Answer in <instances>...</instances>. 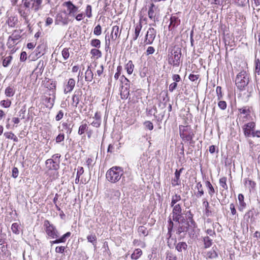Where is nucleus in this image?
<instances>
[{
	"label": "nucleus",
	"instance_id": "29",
	"mask_svg": "<svg viewBox=\"0 0 260 260\" xmlns=\"http://www.w3.org/2000/svg\"><path fill=\"white\" fill-rule=\"evenodd\" d=\"M204 246L205 248H208L212 245V240L208 236L203 237Z\"/></svg>",
	"mask_w": 260,
	"mask_h": 260
},
{
	"label": "nucleus",
	"instance_id": "53",
	"mask_svg": "<svg viewBox=\"0 0 260 260\" xmlns=\"http://www.w3.org/2000/svg\"><path fill=\"white\" fill-rule=\"evenodd\" d=\"M85 13L88 18H91L92 16V8L90 5H88L86 8Z\"/></svg>",
	"mask_w": 260,
	"mask_h": 260
},
{
	"label": "nucleus",
	"instance_id": "51",
	"mask_svg": "<svg viewBox=\"0 0 260 260\" xmlns=\"http://www.w3.org/2000/svg\"><path fill=\"white\" fill-rule=\"evenodd\" d=\"M172 213H182V209L179 204H176L174 206L172 210Z\"/></svg>",
	"mask_w": 260,
	"mask_h": 260
},
{
	"label": "nucleus",
	"instance_id": "50",
	"mask_svg": "<svg viewBox=\"0 0 260 260\" xmlns=\"http://www.w3.org/2000/svg\"><path fill=\"white\" fill-rule=\"evenodd\" d=\"M173 214V221L180 222V220L183 217L182 213H172Z\"/></svg>",
	"mask_w": 260,
	"mask_h": 260
},
{
	"label": "nucleus",
	"instance_id": "63",
	"mask_svg": "<svg viewBox=\"0 0 260 260\" xmlns=\"http://www.w3.org/2000/svg\"><path fill=\"white\" fill-rule=\"evenodd\" d=\"M105 49L106 51H108L109 49H110V40L109 36L106 35L105 36Z\"/></svg>",
	"mask_w": 260,
	"mask_h": 260
},
{
	"label": "nucleus",
	"instance_id": "18",
	"mask_svg": "<svg viewBox=\"0 0 260 260\" xmlns=\"http://www.w3.org/2000/svg\"><path fill=\"white\" fill-rule=\"evenodd\" d=\"M71 233L70 232H67L59 238H56L54 241H51L50 242L51 245L52 246L54 244H58L60 243H64L66 242L67 238H69L71 236Z\"/></svg>",
	"mask_w": 260,
	"mask_h": 260
},
{
	"label": "nucleus",
	"instance_id": "48",
	"mask_svg": "<svg viewBox=\"0 0 260 260\" xmlns=\"http://www.w3.org/2000/svg\"><path fill=\"white\" fill-rule=\"evenodd\" d=\"M255 63V73L257 75L260 74V60L259 59H256L254 61Z\"/></svg>",
	"mask_w": 260,
	"mask_h": 260
},
{
	"label": "nucleus",
	"instance_id": "54",
	"mask_svg": "<svg viewBox=\"0 0 260 260\" xmlns=\"http://www.w3.org/2000/svg\"><path fill=\"white\" fill-rule=\"evenodd\" d=\"M144 125L145 127L150 131H151L153 129V124L150 121H146L144 122Z\"/></svg>",
	"mask_w": 260,
	"mask_h": 260
},
{
	"label": "nucleus",
	"instance_id": "34",
	"mask_svg": "<svg viewBox=\"0 0 260 260\" xmlns=\"http://www.w3.org/2000/svg\"><path fill=\"white\" fill-rule=\"evenodd\" d=\"M238 111L240 114L245 115L246 116L249 115L251 112L250 107L248 106H244L241 108L238 109Z\"/></svg>",
	"mask_w": 260,
	"mask_h": 260
},
{
	"label": "nucleus",
	"instance_id": "28",
	"mask_svg": "<svg viewBox=\"0 0 260 260\" xmlns=\"http://www.w3.org/2000/svg\"><path fill=\"white\" fill-rule=\"evenodd\" d=\"M22 32V30L21 29L15 30L9 37L18 41L21 37Z\"/></svg>",
	"mask_w": 260,
	"mask_h": 260
},
{
	"label": "nucleus",
	"instance_id": "64",
	"mask_svg": "<svg viewBox=\"0 0 260 260\" xmlns=\"http://www.w3.org/2000/svg\"><path fill=\"white\" fill-rule=\"evenodd\" d=\"M12 176L14 178H16L18 177V174H19V171H18V169H17V168L16 167H14L12 169Z\"/></svg>",
	"mask_w": 260,
	"mask_h": 260
},
{
	"label": "nucleus",
	"instance_id": "22",
	"mask_svg": "<svg viewBox=\"0 0 260 260\" xmlns=\"http://www.w3.org/2000/svg\"><path fill=\"white\" fill-rule=\"evenodd\" d=\"M188 245L185 242H179L176 244L175 249L178 252H182V251H185L187 249Z\"/></svg>",
	"mask_w": 260,
	"mask_h": 260
},
{
	"label": "nucleus",
	"instance_id": "38",
	"mask_svg": "<svg viewBox=\"0 0 260 260\" xmlns=\"http://www.w3.org/2000/svg\"><path fill=\"white\" fill-rule=\"evenodd\" d=\"M196 187H197V189H198V192L197 194H196V196L198 198L202 197L204 193V191L203 189L202 184H201V183L200 182H198L197 184Z\"/></svg>",
	"mask_w": 260,
	"mask_h": 260
},
{
	"label": "nucleus",
	"instance_id": "20",
	"mask_svg": "<svg viewBox=\"0 0 260 260\" xmlns=\"http://www.w3.org/2000/svg\"><path fill=\"white\" fill-rule=\"evenodd\" d=\"M142 27L141 20H140L139 22L137 23L135 28V34L133 35V40L136 41L138 37L139 36L140 31Z\"/></svg>",
	"mask_w": 260,
	"mask_h": 260
},
{
	"label": "nucleus",
	"instance_id": "39",
	"mask_svg": "<svg viewBox=\"0 0 260 260\" xmlns=\"http://www.w3.org/2000/svg\"><path fill=\"white\" fill-rule=\"evenodd\" d=\"M234 3L239 7H244L249 3V0H234Z\"/></svg>",
	"mask_w": 260,
	"mask_h": 260
},
{
	"label": "nucleus",
	"instance_id": "49",
	"mask_svg": "<svg viewBox=\"0 0 260 260\" xmlns=\"http://www.w3.org/2000/svg\"><path fill=\"white\" fill-rule=\"evenodd\" d=\"M207 257L209 258H214L218 256L217 252L215 250H211L207 253Z\"/></svg>",
	"mask_w": 260,
	"mask_h": 260
},
{
	"label": "nucleus",
	"instance_id": "37",
	"mask_svg": "<svg viewBox=\"0 0 260 260\" xmlns=\"http://www.w3.org/2000/svg\"><path fill=\"white\" fill-rule=\"evenodd\" d=\"M111 196L110 197V199H118L120 196V192L119 190L112 189L110 191Z\"/></svg>",
	"mask_w": 260,
	"mask_h": 260
},
{
	"label": "nucleus",
	"instance_id": "3",
	"mask_svg": "<svg viewBox=\"0 0 260 260\" xmlns=\"http://www.w3.org/2000/svg\"><path fill=\"white\" fill-rule=\"evenodd\" d=\"M249 82V75L246 71H242L237 74L235 79V84L239 90H244Z\"/></svg>",
	"mask_w": 260,
	"mask_h": 260
},
{
	"label": "nucleus",
	"instance_id": "13",
	"mask_svg": "<svg viewBox=\"0 0 260 260\" xmlns=\"http://www.w3.org/2000/svg\"><path fill=\"white\" fill-rule=\"evenodd\" d=\"M69 23V19L66 16L61 13H58L56 16L55 23L56 25L61 24L62 25H67Z\"/></svg>",
	"mask_w": 260,
	"mask_h": 260
},
{
	"label": "nucleus",
	"instance_id": "21",
	"mask_svg": "<svg viewBox=\"0 0 260 260\" xmlns=\"http://www.w3.org/2000/svg\"><path fill=\"white\" fill-rule=\"evenodd\" d=\"M238 201H239V203L238 209L240 211H243V210L246 207V204L244 201V196L242 193H240L238 195Z\"/></svg>",
	"mask_w": 260,
	"mask_h": 260
},
{
	"label": "nucleus",
	"instance_id": "26",
	"mask_svg": "<svg viewBox=\"0 0 260 260\" xmlns=\"http://www.w3.org/2000/svg\"><path fill=\"white\" fill-rule=\"evenodd\" d=\"M154 8H155L154 4L153 3H151L149 8V10H148V17L150 19L153 20L154 21H155V14L154 13Z\"/></svg>",
	"mask_w": 260,
	"mask_h": 260
},
{
	"label": "nucleus",
	"instance_id": "40",
	"mask_svg": "<svg viewBox=\"0 0 260 260\" xmlns=\"http://www.w3.org/2000/svg\"><path fill=\"white\" fill-rule=\"evenodd\" d=\"M70 48H64L61 51V55L64 60H67L70 57Z\"/></svg>",
	"mask_w": 260,
	"mask_h": 260
},
{
	"label": "nucleus",
	"instance_id": "44",
	"mask_svg": "<svg viewBox=\"0 0 260 260\" xmlns=\"http://www.w3.org/2000/svg\"><path fill=\"white\" fill-rule=\"evenodd\" d=\"M62 126L64 129L66 130V133L68 134H70L72 131V126L71 127V124H68L67 122H63Z\"/></svg>",
	"mask_w": 260,
	"mask_h": 260
},
{
	"label": "nucleus",
	"instance_id": "9",
	"mask_svg": "<svg viewBox=\"0 0 260 260\" xmlns=\"http://www.w3.org/2000/svg\"><path fill=\"white\" fill-rule=\"evenodd\" d=\"M255 127V123L254 122H250L245 124L243 128L244 136L246 137H251Z\"/></svg>",
	"mask_w": 260,
	"mask_h": 260
},
{
	"label": "nucleus",
	"instance_id": "11",
	"mask_svg": "<svg viewBox=\"0 0 260 260\" xmlns=\"http://www.w3.org/2000/svg\"><path fill=\"white\" fill-rule=\"evenodd\" d=\"M45 164L47 168L50 170L57 171L59 168V161H57L53 159H47Z\"/></svg>",
	"mask_w": 260,
	"mask_h": 260
},
{
	"label": "nucleus",
	"instance_id": "16",
	"mask_svg": "<svg viewBox=\"0 0 260 260\" xmlns=\"http://www.w3.org/2000/svg\"><path fill=\"white\" fill-rule=\"evenodd\" d=\"M193 215L190 212V211H188L187 212V221L186 223H188L189 224V228L193 230L196 228H197V224L195 221L193 219Z\"/></svg>",
	"mask_w": 260,
	"mask_h": 260
},
{
	"label": "nucleus",
	"instance_id": "62",
	"mask_svg": "<svg viewBox=\"0 0 260 260\" xmlns=\"http://www.w3.org/2000/svg\"><path fill=\"white\" fill-rule=\"evenodd\" d=\"M155 52V49L153 47L149 46L147 48L146 51V55H149L151 54H152Z\"/></svg>",
	"mask_w": 260,
	"mask_h": 260
},
{
	"label": "nucleus",
	"instance_id": "60",
	"mask_svg": "<svg viewBox=\"0 0 260 260\" xmlns=\"http://www.w3.org/2000/svg\"><path fill=\"white\" fill-rule=\"evenodd\" d=\"M64 139V135L63 134H59L55 139L56 142L59 143L63 141Z\"/></svg>",
	"mask_w": 260,
	"mask_h": 260
},
{
	"label": "nucleus",
	"instance_id": "27",
	"mask_svg": "<svg viewBox=\"0 0 260 260\" xmlns=\"http://www.w3.org/2000/svg\"><path fill=\"white\" fill-rule=\"evenodd\" d=\"M15 93V90L13 87L8 86L7 87L5 91V94L7 97L13 96Z\"/></svg>",
	"mask_w": 260,
	"mask_h": 260
},
{
	"label": "nucleus",
	"instance_id": "56",
	"mask_svg": "<svg viewBox=\"0 0 260 260\" xmlns=\"http://www.w3.org/2000/svg\"><path fill=\"white\" fill-rule=\"evenodd\" d=\"M93 33L96 36H99L102 33V27L100 24L96 26L93 30Z\"/></svg>",
	"mask_w": 260,
	"mask_h": 260
},
{
	"label": "nucleus",
	"instance_id": "2",
	"mask_svg": "<svg viewBox=\"0 0 260 260\" xmlns=\"http://www.w3.org/2000/svg\"><path fill=\"white\" fill-rule=\"evenodd\" d=\"M123 171L122 168L114 166L109 169L106 174V179L112 183L117 182L123 175Z\"/></svg>",
	"mask_w": 260,
	"mask_h": 260
},
{
	"label": "nucleus",
	"instance_id": "61",
	"mask_svg": "<svg viewBox=\"0 0 260 260\" xmlns=\"http://www.w3.org/2000/svg\"><path fill=\"white\" fill-rule=\"evenodd\" d=\"M181 199V196L177 194H175V195L172 197V202L176 204L178 202L180 201Z\"/></svg>",
	"mask_w": 260,
	"mask_h": 260
},
{
	"label": "nucleus",
	"instance_id": "17",
	"mask_svg": "<svg viewBox=\"0 0 260 260\" xmlns=\"http://www.w3.org/2000/svg\"><path fill=\"white\" fill-rule=\"evenodd\" d=\"M121 31L119 32V28L117 25L113 26L110 38L112 41H115L120 36Z\"/></svg>",
	"mask_w": 260,
	"mask_h": 260
},
{
	"label": "nucleus",
	"instance_id": "10",
	"mask_svg": "<svg viewBox=\"0 0 260 260\" xmlns=\"http://www.w3.org/2000/svg\"><path fill=\"white\" fill-rule=\"evenodd\" d=\"M63 6L67 8L69 15L71 16L75 17V14L78 11V8L71 1L64 2Z\"/></svg>",
	"mask_w": 260,
	"mask_h": 260
},
{
	"label": "nucleus",
	"instance_id": "25",
	"mask_svg": "<svg viewBox=\"0 0 260 260\" xmlns=\"http://www.w3.org/2000/svg\"><path fill=\"white\" fill-rule=\"evenodd\" d=\"M205 185L208 188V192L211 198L213 197L215 192V189L209 181H206L205 182Z\"/></svg>",
	"mask_w": 260,
	"mask_h": 260
},
{
	"label": "nucleus",
	"instance_id": "45",
	"mask_svg": "<svg viewBox=\"0 0 260 260\" xmlns=\"http://www.w3.org/2000/svg\"><path fill=\"white\" fill-rule=\"evenodd\" d=\"M12 59V56H9L5 57L3 60V66L4 67H7L11 63Z\"/></svg>",
	"mask_w": 260,
	"mask_h": 260
},
{
	"label": "nucleus",
	"instance_id": "46",
	"mask_svg": "<svg viewBox=\"0 0 260 260\" xmlns=\"http://www.w3.org/2000/svg\"><path fill=\"white\" fill-rule=\"evenodd\" d=\"M90 45L92 47H94L97 48H100L101 46V41L99 39H92L90 42Z\"/></svg>",
	"mask_w": 260,
	"mask_h": 260
},
{
	"label": "nucleus",
	"instance_id": "8",
	"mask_svg": "<svg viewBox=\"0 0 260 260\" xmlns=\"http://www.w3.org/2000/svg\"><path fill=\"white\" fill-rule=\"evenodd\" d=\"M172 54L174 55V57L172 58V62L170 60V58H169V64H173L175 67H178L180 64V59L181 56V49L177 48L176 50H174V52L172 53Z\"/></svg>",
	"mask_w": 260,
	"mask_h": 260
},
{
	"label": "nucleus",
	"instance_id": "36",
	"mask_svg": "<svg viewBox=\"0 0 260 260\" xmlns=\"http://www.w3.org/2000/svg\"><path fill=\"white\" fill-rule=\"evenodd\" d=\"M4 135L6 138L13 140L14 142L18 141L17 137L12 132L5 133Z\"/></svg>",
	"mask_w": 260,
	"mask_h": 260
},
{
	"label": "nucleus",
	"instance_id": "4",
	"mask_svg": "<svg viewBox=\"0 0 260 260\" xmlns=\"http://www.w3.org/2000/svg\"><path fill=\"white\" fill-rule=\"evenodd\" d=\"M179 134L182 139L185 141L186 140H191L195 135V132L189 125L179 126Z\"/></svg>",
	"mask_w": 260,
	"mask_h": 260
},
{
	"label": "nucleus",
	"instance_id": "7",
	"mask_svg": "<svg viewBox=\"0 0 260 260\" xmlns=\"http://www.w3.org/2000/svg\"><path fill=\"white\" fill-rule=\"evenodd\" d=\"M156 30L152 27L149 28L145 37L144 43H145V44H152L156 37Z\"/></svg>",
	"mask_w": 260,
	"mask_h": 260
},
{
	"label": "nucleus",
	"instance_id": "5",
	"mask_svg": "<svg viewBox=\"0 0 260 260\" xmlns=\"http://www.w3.org/2000/svg\"><path fill=\"white\" fill-rule=\"evenodd\" d=\"M49 88L50 92L52 93H50L49 95H52V97H48L45 96L44 101L46 103V106L47 108L51 109L54 104V101L55 99V88H56V83L55 82H52L50 84L49 87H47Z\"/></svg>",
	"mask_w": 260,
	"mask_h": 260
},
{
	"label": "nucleus",
	"instance_id": "15",
	"mask_svg": "<svg viewBox=\"0 0 260 260\" xmlns=\"http://www.w3.org/2000/svg\"><path fill=\"white\" fill-rule=\"evenodd\" d=\"M129 85L127 83H125L124 85L122 86L120 91V96L122 99L128 98L129 94Z\"/></svg>",
	"mask_w": 260,
	"mask_h": 260
},
{
	"label": "nucleus",
	"instance_id": "43",
	"mask_svg": "<svg viewBox=\"0 0 260 260\" xmlns=\"http://www.w3.org/2000/svg\"><path fill=\"white\" fill-rule=\"evenodd\" d=\"M19 224L18 223H14L11 226V230L13 233L18 235L19 234Z\"/></svg>",
	"mask_w": 260,
	"mask_h": 260
},
{
	"label": "nucleus",
	"instance_id": "19",
	"mask_svg": "<svg viewBox=\"0 0 260 260\" xmlns=\"http://www.w3.org/2000/svg\"><path fill=\"white\" fill-rule=\"evenodd\" d=\"M75 85V80L73 78L69 79L67 84L66 86V88L64 89V92L68 93L71 92Z\"/></svg>",
	"mask_w": 260,
	"mask_h": 260
},
{
	"label": "nucleus",
	"instance_id": "41",
	"mask_svg": "<svg viewBox=\"0 0 260 260\" xmlns=\"http://www.w3.org/2000/svg\"><path fill=\"white\" fill-rule=\"evenodd\" d=\"M220 185L224 189L227 190L228 188V185L226 184V178L223 177L219 179Z\"/></svg>",
	"mask_w": 260,
	"mask_h": 260
},
{
	"label": "nucleus",
	"instance_id": "35",
	"mask_svg": "<svg viewBox=\"0 0 260 260\" xmlns=\"http://www.w3.org/2000/svg\"><path fill=\"white\" fill-rule=\"evenodd\" d=\"M138 232L140 236H146L148 234L147 228L143 225L140 226L138 229Z\"/></svg>",
	"mask_w": 260,
	"mask_h": 260
},
{
	"label": "nucleus",
	"instance_id": "1",
	"mask_svg": "<svg viewBox=\"0 0 260 260\" xmlns=\"http://www.w3.org/2000/svg\"><path fill=\"white\" fill-rule=\"evenodd\" d=\"M22 2L23 5L19 6L18 13L27 23L30 10L38 11L42 7L43 0H22Z\"/></svg>",
	"mask_w": 260,
	"mask_h": 260
},
{
	"label": "nucleus",
	"instance_id": "23",
	"mask_svg": "<svg viewBox=\"0 0 260 260\" xmlns=\"http://www.w3.org/2000/svg\"><path fill=\"white\" fill-rule=\"evenodd\" d=\"M189 229H190L189 228V224L188 223H186V225L184 224H179L176 234L178 235H180L182 233L187 232Z\"/></svg>",
	"mask_w": 260,
	"mask_h": 260
},
{
	"label": "nucleus",
	"instance_id": "32",
	"mask_svg": "<svg viewBox=\"0 0 260 260\" xmlns=\"http://www.w3.org/2000/svg\"><path fill=\"white\" fill-rule=\"evenodd\" d=\"M18 44V41L9 37L7 45L9 48H12Z\"/></svg>",
	"mask_w": 260,
	"mask_h": 260
},
{
	"label": "nucleus",
	"instance_id": "55",
	"mask_svg": "<svg viewBox=\"0 0 260 260\" xmlns=\"http://www.w3.org/2000/svg\"><path fill=\"white\" fill-rule=\"evenodd\" d=\"M218 106L221 110H224L227 107V104L224 101H219L218 103Z\"/></svg>",
	"mask_w": 260,
	"mask_h": 260
},
{
	"label": "nucleus",
	"instance_id": "30",
	"mask_svg": "<svg viewBox=\"0 0 260 260\" xmlns=\"http://www.w3.org/2000/svg\"><path fill=\"white\" fill-rule=\"evenodd\" d=\"M142 254V251L140 248L136 249L131 255V258L138 259Z\"/></svg>",
	"mask_w": 260,
	"mask_h": 260
},
{
	"label": "nucleus",
	"instance_id": "42",
	"mask_svg": "<svg viewBox=\"0 0 260 260\" xmlns=\"http://www.w3.org/2000/svg\"><path fill=\"white\" fill-rule=\"evenodd\" d=\"M88 126L86 123L82 124L79 127L78 134L81 135L87 130Z\"/></svg>",
	"mask_w": 260,
	"mask_h": 260
},
{
	"label": "nucleus",
	"instance_id": "58",
	"mask_svg": "<svg viewBox=\"0 0 260 260\" xmlns=\"http://www.w3.org/2000/svg\"><path fill=\"white\" fill-rule=\"evenodd\" d=\"M216 93L218 100H221L222 98L223 95L222 93V88L220 86H217L216 87Z\"/></svg>",
	"mask_w": 260,
	"mask_h": 260
},
{
	"label": "nucleus",
	"instance_id": "31",
	"mask_svg": "<svg viewBox=\"0 0 260 260\" xmlns=\"http://www.w3.org/2000/svg\"><path fill=\"white\" fill-rule=\"evenodd\" d=\"M180 175L179 174L178 172H175V177L172 180V184L173 186L180 184Z\"/></svg>",
	"mask_w": 260,
	"mask_h": 260
},
{
	"label": "nucleus",
	"instance_id": "47",
	"mask_svg": "<svg viewBox=\"0 0 260 260\" xmlns=\"http://www.w3.org/2000/svg\"><path fill=\"white\" fill-rule=\"evenodd\" d=\"M11 101L9 100H2L0 102V105L4 108H9L11 106Z\"/></svg>",
	"mask_w": 260,
	"mask_h": 260
},
{
	"label": "nucleus",
	"instance_id": "12",
	"mask_svg": "<svg viewBox=\"0 0 260 260\" xmlns=\"http://www.w3.org/2000/svg\"><path fill=\"white\" fill-rule=\"evenodd\" d=\"M170 23L169 26V30H173L180 24V19L176 15H172L170 18Z\"/></svg>",
	"mask_w": 260,
	"mask_h": 260
},
{
	"label": "nucleus",
	"instance_id": "33",
	"mask_svg": "<svg viewBox=\"0 0 260 260\" xmlns=\"http://www.w3.org/2000/svg\"><path fill=\"white\" fill-rule=\"evenodd\" d=\"M134 68V65L132 60H129L125 66L127 73L131 75L132 74Z\"/></svg>",
	"mask_w": 260,
	"mask_h": 260
},
{
	"label": "nucleus",
	"instance_id": "14",
	"mask_svg": "<svg viewBox=\"0 0 260 260\" xmlns=\"http://www.w3.org/2000/svg\"><path fill=\"white\" fill-rule=\"evenodd\" d=\"M82 92L81 89L76 90L72 96V105L76 107H77L79 101L81 99Z\"/></svg>",
	"mask_w": 260,
	"mask_h": 260
},
{
	"label": "nucleus",
	"instance_id": "6",
	"mask_svg": "<svg viewBox=\"0 0 260 260\" xmlns=\"http://www.w3.org/2000/svg\"><path fill=\"white\" fill-rule=\"evenodd\" d=\"M45 231L47 235L52 239H56L59 237V233L55 226L50 223V221L46 220L44 223Z\"/></svg>",
	"mask_w": 260,
	"mask_h": 260
},
{
	"label": "nucleus",
	"instance_id": "24",
	"mask_svg": "<svg viewBox=\"0 0 260 260\" xmlns=\"http://www.w3.org/2000/svg\"><path fill=\"white\" fill-rule=\"evenodd\" d=\"M93 78V74L90 69V66L88 67L85 72V79L87 82H91Z\"/></svg>",
	"mask_w": 260,
	"mask_h": 260
},
{
	"label": "nucleus",
	"instance_id": "52",
	"mask_svg": "<svg viewBox=\"0 0 260 260\" xmlns=\"http://www.w3.org/2000/svg\"><path fill=\"white\" fill-rule=\"evenodd\" d=\"M90 53L92 56H96L98 57H100L102 56V53L101 51L96 49H92L90 51Z\"/></svg>",
	"mask_w": 260,
	"mask_h": 260
},
{
	"label": "nucleus",
	"instance_id": "59",
	"mask_svg": "<svg viewBox=\"0 0 260 260\" xmlns=\"http://www.w3.org/2000/svg\"><path fill=\"white\" fill-rule=\"evenodd\" d=\"M92 126L99 127L101 125V119L100 117H98V118L95 119L94 121H93L91 123Z\"/></svg>",
	"mask_w": 260,
	"mask_h": 260
},
{
	"label": "nucleus",
	"instance_id": "57",
	"mask_svg": "<svg viewBox=\"0 0 260 260\" xmlns=\"http://www.w3.org/2000/svg\"><path fill=\"white\" fill-rule=\"evenodd\" d=\"M16 21V19L15 17L9 18L7 20V23L9 26L10 27H14L15 25V22Z\"/></svg>",
	"mask_w": 260,
	"mask_h": 260
}]
</instances>
